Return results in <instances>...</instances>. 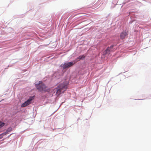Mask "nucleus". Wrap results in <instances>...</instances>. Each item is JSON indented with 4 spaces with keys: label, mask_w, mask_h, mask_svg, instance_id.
I'll return each instance as SVG.
<instances>
[{
    "label": "nucleus",
    "mask_w": 151,
    "mask_h": 151,
    "mask_svg": "<svg viewBox=\"0 0 151 151\" xmlns=\"http://www.w3.org/2000/svg\"><path fill=\"white\" fill-rule=\"evenodd\" d=\"M67 88L66 85L63 83H61L60 84L57 88L58 89L56 92V94L58 96L61 93H63L66 90Z\"/></svg>",
    "instance_id": "nucleus-1"
},
{
    "label": "nucleus",
    "mask_w": 151,
    "mask_h": 151,
    "mask_svg": "<svg viewBox=\"0 0 151 151\" xmlns=\"http://www.w3.org/2000/svg\"><path fill=\"white\" fill-rule=\"evenodd\" d=\"M36 87L37 89L40 91L49 92L50 91V89H47L45 85L42 83V82L41 81H39V83L37 85L36 84Z\"/></svg>",
    "instance_id": "nucleus-2"
},
{
    "label": "nucleus",
    "mask_w": 151,
    "mask_h": 151,
    "mask_svg": "<svg viewBox=\"0 0 151 151\" xmlns=\"http://www.w3.org/2000/svg\"><path fill=\"white\" fill-rule=\"evenodd\" d=\"M35 96H30L29 98L25 102L22 104L21 105L22 107H24L30 104L31 103V101L34 98Z\"/></svg>",
    "instance_id": "nucleus-3"
},
{
    "label": "nucleus",
    "mask_w": 151,
    "mask_h": 151,
    "mask_svg": "<svg viewBox=\"0 0 151 151\" xmlns=\"http://www.w3.org/2000/svg\"><path fill=\"white\" fill-rule=\"evenodd\" d=\"M75 63L72 62L65 63L63 64H62L61 65V67H62L63 69H65L72 66Z\"/></svg>",
    "instance_id": "nucleus-4"
},
{
    "label": "nucleus",
    "mask_w": 151,
    "mask_h": 151,
    "mask_svg": "<svg viewBox=\"0 0 151 151\" xmlns=\"http://www.w3.org/2000/svg\"><path fill=\"white\" fill-rule=\"evenodd\" d=\"M128 35V31L125 30L122 32L120 35V37L121 39H124L125 37Z\"/></svg>",
    "instance_id": "nucleus-5"
},
{
    "label": "nucleus",
    "mask_w": 151,
    "mask_h": 151,
    "mask_svg": "<svg viewBox=\"0 0 151 151\" xmlns=\"http://www.w3.org/2000/svg\"><path fill=\"white\" fill-rule=\"evenodd\" d=\"M114 50H110L109 49V47H108L107 49L105 50L104 52V54H106L107 53H109L110 52H113L114 51Z\"/></svg>",
    "instance_id": "nucleus-6"
},
{
    "label": "nucleus",
    "mask_w": 151,
    "mask_h": 151,
    "mask_svg": "<svg viewBox=\"0 0 151 151\" xmlns=\"http://www.w3.org/2000/svg\"><path fill=\"white\" fill-rule=\"evenodd\" d=\"M85 56H84L83 55H80L79 56L78 58V59L79 60L81 59H84L85 58Z\"/></svg>",
    "instance_id": "nucleus-7"
},
{
    "label": "nucleus",
    "mask_w": 151,
    "mask_h": 151,
    "mask_svg": "<svg viewBox=\"0 0 151 151\" xmlns=\"http://www.w3.org/2000/svg\"><path fill=\"white\" fill-rule=\"evenodd\" d=\"M5 124L2 122L0 121V128L4 126Z\"/></svg>",
    "instance_id": "nucleus-8"
},
{
    "label": "nucleus",
    "mask_w": 151,
    "mask_h": 151,
    "mask_svg": "<svg viewBox=\"0 0 151 151\" xmlns=\"http://www.w3.org/2000/svg\"><path fill=\"white\" fill-rule=\"evenodd\" d=\"M7 130L8 131V132H10L12 131V129L11 127H9L7 129Z\"/></svg>",
    "instance_id": "nucleus-9"
},
{
    "label": "nucleus",
    "mask_w": 151,
    "mask_h": 151,
    "mask_svg": "<svg viewBox=\"0 0 151 151\" xmlns=\"http://www.w3.org/2000/svg\"><path fill=\"white\" fill-rule=\"evenodd\" d=\"M9 132L7 130L5 132L3 133V134H4V135H5L6 134H8L9 133Z\"/></svg>",
    "instance_id": "nucleus-10"
},
{
    "label": "nucleus",
    "mask_w": 151,
    "mask_h": 151,
    "mask_svg": "<svg viewBox=\"0 0 151 151\" xmlns=\"http://www.w3.org/2000/svg\"><path fill=\"white\" fill-rule=\"evenodd\" d=\"M9 132L7 130L5 132L3 133V134H4V135H5L6 134H8L9 133Z\"/></svg>",
    "instance_id": "nucleus-11"
},
{
    "label": "nucleus",
    "mask_w": 151,
    "mask_h": 151,
    "mask_svg": "<svg viewBox=\"0 0 151 151\" xmlns=\"http://www.w3.org/2000/svg\"><path fill=\"white\" fill-rule=\"evenodd\" d=\"M4 135V134H3V133L0 134V139H1L3 137V136Z\"/></svg>",
    "instance_id": "nucleus-12"
},
{
    "label": "nucleus",
    "mask_w": 151,
    "mask_h": 151,
    "mask_svg": "<svg viewBox=\"0 0 151 151\" xmlns=\"http://www.w3.org/2000/svg\"><path fill=\"white\" fill-rule=\"evenodd\" d=\"M114 46V45H111V46H110V47H109V49L110 50H111V49L113 48Z\"/></svg>",
    "instance_id": "nucleus-13"
},
{
    "label": "nucleus",
    "mask_w": 151,
    "mask_h": 151,
    "mask_svg": "<svg viewBox=\"0 0 151 151\" xmlns=\"http://www.w3.org/2000/svg\"><path fill=\"white\" fill-rule=\"evenodd\" d=\"M4 100V99H2V100H1V101H3Z\"/></svg>",
    "instance_id": "nucleus-14"
},
{
    "label": "nucleus",
    "mask_w": 151,
    "mask_h": 151,
    "mask_svg": "<svg viewBox=\"0 0 151 151\" xmlns=\"http://www.w3.org/2000/svg\"><path fill=\"white\" fill-rule=\"evenodd\" d=\"M10 135H11V134H10V135H9V137L10 136Z\"/></svg>",
    "instance_id": "nucleus-15"
}]
</instances>
